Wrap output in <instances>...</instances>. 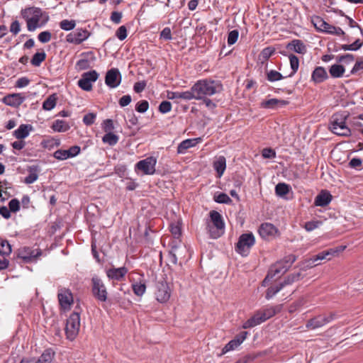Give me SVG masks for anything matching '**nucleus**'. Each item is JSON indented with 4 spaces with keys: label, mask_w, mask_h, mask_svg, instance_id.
Here are the masks:
<instances>
[{
    "label": "nucleus",
    "mask_w": 363,
    "mask_h": 363,
    "mask_svg": "<svg viewBox=\"0 0 363 363\" xmlns=\"http://www.w3.org/2000/svg\"><path fill=\"white\" fill-rule=\"evenodd\" d=\"M264 320H263V318L261 315V313L259 312V311H257L254 315L250 318H249L248 320H247L242 325V328L244 329H247V328H254L262 323H264Z\"/></svg>",
    "instance_id": "28"
},
{
    "label": "nucleus",
    "mask_w": 363,
    "mask_h": 363,
    "mask_svg": "<svg viewBox=\"0 0 363 363\" xmlns=\"http://www.w3.org/2000/svg\"><path fill=\"white\" fill-rule=\"evenodd\" d=\"M289 61H290V66L291 69L292 70L291 73L289 75V77H292L295 74V73L298 71V67H299V60L298 58L294 54H290L288 55Z\"/></svg>",
    "instance_id": "40"
},
{
    "label": "nucleus",
    "mask_w": 363,
    "mask_h": 363,
    "mask_svg": "<svg viewBox=\"0 0 363 363\" xmlns=\"http://www.w3.org/2000/svg\"><path fill=\"white\" fill-rule=\"evenodd\" d=\"M52 35L50 31L45 30L40 33L38 36V39L42 43H46L51 40Z\"/></svg>",
    "instance_id": "60"
},
{
    "label": "nucleus",
    "mask_w": 363,
    "mask_h": 363,
    "mask_svg": "<svg viewBox=\"0 0 363 363\" xmlns=\"http://www.w3.org/2000/svg\"><path fill=\"white\" fill-rule=\"evenodd\" d=\"M289 269V265L286 264L284 262L279 261L277 262L274 265L272 266L267 277L264 278L263 281V284L269 281L271 279H273L275 277H280L281 275L285 274Z\"/></svg>",
    "instance_id": "10"
},
{
    "label": "nucleus",
    "mask_w": 363,
    "mask_h": 363,
    "mask_svg": "<svg viewBox=\"0 0 363 363\" xmlns=\"http://www.w3.org/2000/svg\"><path fill=\"white\" fill-rule=\"evenodd\" d=\"M99 74L95 70H91L84 73L82 78L78 81V86L84 91H91L92 89V83L98 79Z\"/></svg>",
    "instance_id": "9"
},
{
    "label": "nucleus",
    "mask_w": 363,
    "mask_h": 363,
    "mask_svg": "<svg viewBox=\"0 0 363 363\" xmlns=\"http://www.w3.org/2000/svg\"><path fill=\"white\" fill-rule=\"evenodd\" d=\"M80 327V315L78 312H73L67 319L65 333L67 339L72 340L77 335Z\"/></svg>",
    "instance_id": "5"
},
{
    "label": "nucleus",
    "mask_w": 363,
    "mask_h": 363,
    "mask_svg": "<svg viewBox=\"0 0 363 363\" xmlns=\"http://www.w3.org/2000/svg\"><path fill=\"white\" fill-rule=\"evenodd\" d=\"M149 108V103L146 100H142L138 102L135 106V110L141 113H143L147 111Z\"/></svg>",
    "instance_id": "54"
},
{
    "label": "nucleus",
    "mask_w": 363,
    "mask_h": 363,
    "mask_svg": "<svg viewBox=\"0 0 363 363\" xmlns=\"http://www.w3.org/2000/svg\"><path fill=\"white\" fill-rule=\"evenodd\" d=\"M289 102L282 99H270L262 102L261 106L264 108H276L287 105Z\"/></svg>",
    "instance_id": "29"
},
{
    "label": "nucleus",
    "mask_w": 363,
    "mask_h": 363,
    "mask_svg": "<svg viewBox=\"0 0 363 363\" xmlns=\"http://www.w3.org/2000/svg\"><path fill=\"white\" fill-rule=\"evenodd\" d=\"M91 294L99 302H106L108 299V291L103 280L95 275L91 278Z\"/></svg>",
    "instance_id": "4"
},
{
    "label": "nucleus",
    "mask_w": 363,
    "mask_h": 363,
    "mask_svg": "<svg viewBox=\"0 0 363 363\" xmlns=\"http://www.w3.org/2000/svg\"><path fill=\"white\" fill-rule=\"evenodd\" d=\"M21 16L26 19L27 28L29 31H34L38 27H40L39 21L43 16L40 9L37 7H30L21 11Z\"/></svg>",
    "instance_id": "3"
},
{
    "label": "nucleus",
    "mask_w": 363,
    "mask_h": 363,
    "mask_svg": "<svg viewBox=\"0 0 363 363\" xmlns=\"http://www.w3.org/2000/svg\"><path fill=\"white\" fill-rule=\"evenodd\" d=\"M89 36V32L87 30L83 28H77L67 35L66 40L69 43L79 45L86 40Z\"/></svg>",
    "instance_id": "13"
},
{
    "label": "nucleus",
    "mask_w": 363,
    "mask_h": 363,
    "mask_svg": "<svg viewBox=\"0 0 363 363\" xmlns=\"http://www.w3.org/2000/svg\"><path fill=\"white\" fill-rule=\"evenodd\" d=\"M103 130L107 133H112L114 129L113 122L111 119H106L102 123Z\"/></svg>",
    "instance_id": "64"
},
{
    "label": "nucleus",
    "mask_w": 363,
    "mask_h": 363,
    "mask_svg": "<svg viewBox=\"0 0 363 363\" xmlns=\"http://www.w3.org/2000/svg\"><path fill=\"white\" fill-rule=\"evenodd\" d=\"M55 354V353L52 349H46L38 360L34 359V363H51L54 359Z\"/></svg>",
    "instance_id": "33"
},
{
    "label": "nucleus",
    "mask_w": 363,
    "mask_h": 363,
    "mask_svg": "<svg viewBox=\"0 0 363 363\" xmlns=\"http://www.w3.org/2000/svg\"><path fill=\"white\" fill-rule=\"evenodd\" d=\"M46 54L44 52H36L31 59V64L33 66L39 67L40 64L45 60Z\"/></svg>",
    "instance_id": "46"
},
{
    "label": "nucleus",
    "mask_w": 363,
    "mask_h": 363,
    "mask_svg": "<svg viewBox=\"0 0 363 363\" xmlns=\"http://www.w3.org/2000/svg\"><path fill=\"white\" fill-rule=\"evenodd\" d=\"M286 48L301 55H305L307 52L306 45L298 39H294L289 42L286 45Z\"/></svg>",
    "instance_id": "21"
},
{
    "label": "nucleus",
    "mask_w": 363,
    "mask_h": 363,
    "mask_svg": "<svg viewBox=\"0 0 363 363\" xmlns=\"http://www.w3.org/2000/svg\"><path fill=\"white\" fill-rule=\"evenodd\" d=\"M42 251L40 249H32L29 247H24L18 250V257L25 262L29 263L34 261L37 257L41 256Z\"/></svg>",
    "instance_id": "12"
},
{
    "label": "nucleus",
    "mask_w": 363,
    "mask_h": 363,
    "mask_svg": "<svg viewBox=\"0 0 363 363\" xmlns=\"http://www.w3.org/2000/svg\"><path fill=\"white\" fill-rule=\"evenodd\" d=\"M159 111L162 113H167L172 109V104L168 101H163L159 105Z\"/></svg>",
    "instance_id": "61"
},
{
    "label": "nucleus",
    "mask_w": 363,
    "mask_h": 363,
    "mask_svg": "<svg viewBox=\"0 0 363 363\" xmlns=\"http://www.w3.org/2000/svg\"><path fill=\"white\" fill-rule=\"evenodd\" d=\"M312 23L315 28L321 32L329 34V30H332L334 26L329 24L325 21L322 18L315 16L313 18Z\"/></svg>",
    "instance_id": "27"
},
{
    "label": "nucleus",
    "mask_w": 363,
    "mask_h": 363,
    "mask_svg": "<svg viewBox=\"0 0 363 363\" xmlns=\"http://www.w3.org/2000/svg\"><path fill=\"white\" fill-rule=\"evenodd\" d=\"M82 57L79 60L76 65L75 68L77 70H84L92 67V65L96 61V57L92 52H84L81 55Z\"/></svg>",
    "instance_id": "15"
},
{
    "label": "nucleus",
    "mask_w": 363,
    "mask_h": 363,
    "mask_svg": "<svg viewBox=\"0 0 363 363\" xmlns=\"http://www.w3.org/2000/svg\"><path fill=\"white\" fill-rule=\"evenodd\" d=\"M223 86L219 81L210 79H200L192 86V91L195 93L196 100L211 96L222 91Z\"/></svg>",
    "instance_id": "1"
},
{
    "label": "nucleus",
    "mask_w": 363,
    "mask_h": 363,
    "mask_svg": "<svg viewBox=\"0 0 363 363\" xmlns=\"http://www.w3.org/2000/svg\"><path fill=\"white\" fill-rule=\"evenodd\" d=\"M96 118V114L94 113H89L83 117V123L86 125H91L94 123Z\"/></svg>",
    "instance_id": "59"
},
{
    "label": "nucleus",
    "mask_w": 363,
    "mask_h": 363,
    "mask_svg": "<svg viewBox=\"0 0 363 363\" xmlns=\"http://www.w3.org/2000/svg\"><path fill=\"white\" fill-rule=\"evenodd\" d=\"M57 97L55 94L49 96L43 103V108L45 111H51L56 105Z\"/></svg>",
    "instance_id": "37"
},
{
    "label": "nucleus",
    "mask_w": 363,
    "mask_h": 363,
    "mask_svg": "<svg viewBox=\"0 0 363 363\" xmlns=\"http://www.w3.org/2000/svg\"><path fill=\"white\" fill-rule=\"evenodd\" d=\"M75 26H76V23H75V21H74V20L69 21V20L65 19V20H62L60 23V28L64 30H66V31L73 30L75 28Z\"/></svg>",
    "instance_id": "49"
},
{
    "label": "nucleus",
    "mask_w": 363,
    "mask_h": 363,
    "mask_svg": "<svg viewBox=\"0 0 363 363\" xmlns=\"http://www.w3.org/2000/svg\"><path fill=\"white\" fill-rule=\"evenodd\" d=\"M255 238L252 233H243L238 239L235 246V251L242 256H247L250 249L255 245Z\"/></svg>",
    "instance_id": "6"
},
{
    "label": "nucleus",
    "mask_w": 363,
    "mask_h": 363,
    "mask_svg": "<svg viewBox=\"0 0 363 363\" xmlns=\"http://www.w3.org/2000/svg\"><path fill=\"white\" fill-rule=\"evenodd\" d=\"M32 129L33 127L31 125L21 124L16 130H14L13 135L18 140H23L28 136L30 131Z\"/></svg>",
    "instance_id": "30"
},
{
    "label": "nucleus",
    "mask_w": 363,
    "mask_h": 363,
    "mask_svg": "<svg viewBox=\"0 0 363 363\" xmlns=\"http://www.w3.org/2000/svg\"><path fill=\"white\" fill-rule=\"evenodd\" d=\"M258 231L262 238L269 239L278 233V229L272 223H264L259 226Z\"/></svg>",
    "instance_id": "19"
},
{
    "label": "nucleus",
    "mask_w": 363,
    "mask_h": 363,
    "mask_svg": "<svg viewBox=\"0 0 363 363\" xmlns=\"http://www.w3.org/2000/svg\"><path fill=\"white\" fill-rule=\"evenodd\" d=\"M102 141L104 143L113 146L118 143V136L113 133H107L103 136Z\"/></svg>",
    "instance_id": "42"
},
{
    "label": "nucleus",
    "mask_w": 363,
    "mask_h": 363,
    "mask_svg": "<svg viewBox=\"0 0 363 363\" xmlns=\"http://www.w3.org/2000/svg\"><path fill=\"white\" fill-rule=\"evenodd\" d=\"M185 247L182 248L177 246L172 247V250L169 252V260L173 264H177V254L181 251L185 250Z\"/></svg>",
    "instance_id": "39"
},
{
    "label": "nucleus",
    "mask_w": 363,
    "mask_h": 363,
    "mask_svg": "<svg viewBox=\"0 0 363 363\" xmlns=\"http://www.w3.org/2000/svg\"><path fill=\"white\" fill-rule=\"evenodd\" d=\"M11 252V246L6 240L0 238V255H9Z\"/></svg>",
    "instance_id": "47"
},
{
    "label": "nucleus",
    "mask_w": 363,
    "mask_h": 363,
    "mask_svg": "<svg viewBox=\"0 0 363 363\" xmlns=\"http://www.w3.org/2000/svg\"><path fill=\"white\" fill-rule=\"evenodd\" d=\"M284 288L283 284L279 283L276 286L269 287L266 291L265 298L267 300L272 298L277 293Z\"/></svg>",
    "instance_id": "38"
},
{
    "label": "nucleus",
    "mask_w": 363,
    "mask_h": 363,
    "mask_svg": "<svg viewBox=\"0 0 363 363\" xmlns=\"http://www.w3.org/2000/svg\"><path fill=\"white\" fill-rule=\"evenodd\" d=\"M213 167L217 172L218 177H221L226 168V160L224 156H219L213 162Z\"/></svg>",
    "instance_id": "32"
},
{
    "label": "nucleus",
    "mask_w": 363,
    "mask_h": 363,
    "mask_svg": "<svg viewBox=\"0 0 363 363\" xmlns=\"http://www.w3.org/2000/svg\"><path fill=\"white\" fill-rule=\"evenodd\" d=\"M202 141L201 138H190L183 140L177 147L178 154H184L186 151L192 147L196 146Z\"/></svg>",
    "instance_id": "24"
},
{
    "label": "nucleus",
    "mask_w": 363,
    "mask_h": 363,
    "mask_svg": "<svg viewBox=\"0 0 363 363\" xmlns=\"http://www.w3.org/2000/svg\"><path fill=\"white\" fill-rule=\"evenodd\" d=\"M157 160L154 157H148L144 160H140L135 164V171L140 170L144 174L152 175L155 172V166Z\"/></svg>",
    "instance_id": "8"
},
{
    "label": "nucleus",
    "mask_w": 363,
    "mask_h": 363,
    "mask_svg": "<svg viewBox=\"0 0 363 363\" xmlns=\"http://www.w3.org/2000/svg\"><path fill=\"white\" fill-rule=\"evenodd\" d=\"M170 290L165 281H160L156 284L155 296L160 303H166L170 298Z\"/></svg>",
    "instance_id": "11"
},
{
    "label": "nucleus",
    "mask_w": 363,
    "mask_h": 363,
    "mask_svg": "<svg viewBox=\"0 0 363 363\" xmlns=\"http://www.w3.org/2000/svg\"><path fill=\"white\" fill-rule=\"evenodd\" d=\"M57 298L60 307L64 310L70 309L73 303V296L70 290L61 289L58 291Z\"/></svg>",
    "instance_id": "14"
},
{
    "label": "nucleus",
    "mask_w": 363,
    "mask_h": 363,
    "mask_svg": "<svg viewBox=\"0 0 363 363\" xmlns=\"http://www.w3.org/2000/svg\"><path fill=\"white\" fill-rule=\"evenodd\" d=\"M25 100V96H23L21 94L15 93L5 96L2 99V102L9 106L18 107L21 105Z\"/></svg>",
    "instance_id": "18"
},
{
    "label": "nucleus",
    "mask_w": 363,
    "mask_h": 363,
    "mask_svg": "<svg viewBox=\"0 0 363 363\" xmlns=\"http://www.w3.org/2000/svg\"><path fill=\"white\" fill-rule=\"evenodd\" d=\"M211 220L207 222V224L213 225L218 228V230L225 229V223L223 222L221 215L216 211L210 212Z\"/></svg>",
    "instance_id": "26"
},
{
    "label": "nucleus",
    "mask_w": 363,
    "mask_h": 363,
    "mask_svg": "<svg viewBox=\"0 0 363 363\" xmlns=\"http://www.w3.org/2000/svg\"><path fill=\"white\" fill-rule=\"evenodd\" d=\"M333 196L327 190H322L315 198L314 204L316 206L325 207L332 201Z\"/></svg>",
    "instance_id": "22"
},
{
    "label": "nucleus",
    "mask_w": 363,
    "mask_h": 363,
    "mask_svg": "<svg viewBox=\"0 0 363 363\" xmlns=\"http://www.w3.org/2000/svg\"><path fill=\"white\" fill-rule=\"evenodd\" d=\"M345 69L341 65L335 64L329 69L330 74L333 78L342 77L345 73Z\"/></svg>",
    "instance_id": "35"
},
{
    "label": "nucleus",
    "mask_w": 363,
    "mask_h": 363,
    "mask_svg": "<svg viewBox=\"0 0 363 363\" xmlns=\"http://www.w3.org/2000/svg\"><path fill=\"white\" fill-rule=\"evenodd\" d=\"M328 78L325 69L323 67H316L311 74V81L315 84H320Z\"/></svg>",
    "instance_id": "25"
},
{
    "label": "nucleus",
    "mask_w": 363,
    "mask_h": 363,
    "mask_svg": "<svg viewBox=\"0 0 363 363\" xmlns=\"http://www.w3.org/2000/svg\"><path fill=\"white\" fill-rule=\"evenodd\" d=\"M354 60V57L352 54H345L343 55L338 56L337 58V62L350 64Z\"/></svg>",
    "instance_id": "62"
},
{
    "label": "nucleus",
    "mask_w": 363,
    "mask_h": 363,
    "mask_svg": "<svg viewBox=\"0 0 363 363\" xmlns=\"http://www.w3.org/2000/svg\"><path fill=\"white\" fill-rule=\"evenodd\" d=\"M170 232L175 238H178L181 235V226L179 223H171L169 225Z\"/></svg>",
    "instance_id": "51"
},
{
    "label": "nucleus",
    "mask_w": 363,
    "mask_h": 363,
    "mask_svg": "<svg viewBox=\"0 0 363 363\" xmlns=\"http://www.w3.org/2000/svg\"><path fill=\"white\" fill-rule=\"evenodd\" d=\"M315 262L316 261L313 257L308 259H306L303 262H302L301 265V269L306 270L307 269L313 268V267L318 265V264Z\"/></svg>",
    "instance_id": "56"
},
{
    "label": "nucleus",
    "mask_w": 363,
    "mask_h": 363,
    "mask_svg": "<svg viewBox=\"0 0 363 363\" xmlns=\"http://www.w3.org/2000/svg\"><path fill=\"white\" fill-rule=\"evenodd\" d=\"M275 52V49L272 47H267L264 48L261 53L260 57L264 60H267Z\"/></svg>",
    "instance_id": "57"
},
{
    "label": "nucleus",
    "mask_w": 363,
    "mask_h": 363,
    "mask_svg": "<svg viewBox=\"0 0 363 363\" xmlns=\"http://www.w3.org/2000/svg\"><path fill=\"white\" fill-rule=\"evenodd\" d=\"M133 291L136 296H143L146 290V285L144 282H137L132 285Z\"/></svg>",
    "instance_id": "45"
},
{
    "label": "nucleus",
    "mask_w": 363,
    "mask_h": 363,
    "mask_svg": "<svg viewBox=\"0 0 363 363\" xmlns=\"http://www.w3.org/2000/svg\"><path fill=\"white\" fill-rule=\"evenodd\" d=\"M332 257H333V251H332V250L330 249L322 251L317 254L316 255L313 256L316 262L321 261L323 259L330 260Z\"/></svg>",
    "instance_id": "48"
},
{
    "label": "nucleus",
    "mask_w": 363,
    "mask_h": 363,
    "mask_svg": "<svg viewBox=\"0 0 363 363\" xmlns=\"http://www.w3.org/2000/svg\"><path fill=\"white\" fill-rule=\"evenodd\" d=\"M51 128L55 132L62 133L67 131L69 129V125L65 121L56 120L53 122Z\"/></svg>",
    "instance_id": "34"
},
{
    "label": "nucleus",
    "mask_w": 363,
    "mask_h": 363,
    "mask_svg": "<svg viewBox=\"0 0 363 363\" xmlns=\"http://www.w3.org/2000/svg\"><path fill=\"white\" fill-rule=\"evenodd\" d=\"M347 116L348 114L346 112L336 113L333 115L330 122V129L333 133L340 136L350 135L351 130L345 124Z\"/></svg>",
    "instance_id": "2"
},
{
    "label": "nucleus",
    "mask_w": 363,
    "mask_h": 363,
    "mask_svg": "<svg viewBox=\"0 0 363 363\" xmlns=\"http://www.w3.org/2000/svg\"><path fill=\"white\" fill-rule=\"evenodd\" d=\"M284 77L279 72L271 69L267 72V79L270 82H274L284 79Z\"/></svg>",
    "instance_id": "43"
},
{
    "label": "nucleus",
    "mask_w": 363,
    "mask_h": 363,
    "mask_svg": "<svg viewBox=\"0 0 363 363\" xmlns=\"http://www.w3.org/2000/svg\"><path fill=\"white\" fill-rule=\"evenodd\" d=\"M179 96L181 99L189 101L191 99H196L195 93L192 91V87L190 90L179 92Z\"/></svg>",
    "instance_id": "58"
},
{
    "label": "nucleus",
    "mask_w": 363,
    "mask_h": 363,
    "mask_svg": "<svg viewBox=\"0 0 363 363\" xmlns=\"http://www.w3.org/2000/svg\"><path fill=\"white\" fill-rule=\"evenodd\" d=\"M283 308L282 304H278L276 306H266L265 307L259 309V312L265 322L268 319L274 316L276 314L280 313Z\"/></svg>",
    "instance_id": "20"
},
{
    "label": "nucleus",
    "mask_w": 363,
    "mask_h": 363,
    "mask_svg": "<svg viewBox=\"0 0 363 363\" xmlns=\"http://www.w3.org/2000/svg\"><path fill=\"white\" fill-rule=\"evenodd\" d=\"M214 201L218 203H230L232 202L231 199L225 193H219L213 197Z\"/></svg>",
    "instance_id": "50"
},
{
    "label": "nucleus",
    "mask_w": 363,
    "mask_h": 363,
    "mask_svg": "<svg viewBox=\"0 0 363 363\" xmlns=\"http://www.w3.org/2000/svg\"><path fill=\"white\" fill-rule=\"evenodd\" d=\"M53 156L59 160H65L70 158L67 150H57L54 152Z\"/></svg>",
    "instance_id": "52"
},
{
    "label": "nucleus",
    "mask_w": 363,
    "mask_h": 363,
    "mask_svg": "<svg viewBox=\"0 0 363 363\" xmlns=\"http://www.w3.org/2000/svg\"><path fill=\"white\" fill-rule=\"evenodd\" d=\"M128 273V269L125 267L119 268H111L106 271V275L109 279L120 281Z\"/></svg>",
    "instance_id": "23"
},
{
    "label": "nucleus",
    "mask_w": 363,
    "mask_h": 363,
    "mask_svg": "<svg viewBox=\"0 0 363 363\" xmlns=\"http://www.w3.org/2000/svg\"><path fill=\"white\" fill-rule=\"evenodd\" d=\"M247 335V332H246V331L241 332L234 339L231 340L228 344H226L225 345V347L222 350V353L225 354L229 351L236 349L246 339Z\"/></svg>",
    "instance_id": "17"
},
{
    "label": "nucleus",
    "mask_w": 363,
    "mask_h": 363,
    "mask_svg": "<svg viewBox=\"0 0 363 363\" xmlns=\"http://www.w3.org/2000/svg\"><path fill=\"white\" fill-rule=\"evenodd\" d=\"M301 277V274L300 272L294 273L287 276L284 280L281 282L283 284V286H286L288 285L292 284L294 282L299 280Z\"/></svg>",
    "instance_id": "44"
},
{
    "label": "nucleus",
    "mask_w": 363,
    "mask_h": 363,
    "mask_svg": "<svg viewBox=\"0 0 363 363\" xmlns=\"http://www.w3.org/2000/svg\"><path fill=\"white\" fill-rule=\"evenodd\" d=\"M206 230L208 231L211 238L217 239L220 238L223 233L224 230H218L215 226L210 224H206Z\"/></svg>",
    "instance_id": "41"
},
{
    "label": "nucleus",
    "mask_w": 363,
    "mask_h": 363,
    "mask_svg": "<svg viewBox=\"0 0 363 363\" xmlns=\"http://www.w3.org/2000/svg\"><path fill=\"white\" fill-rule=\"evenodd\" d=\"M337 318L335 313H331L328 315H318L308 320L306 327L310 330H315L324 326L330 323Z\"/></svg>",
    "instance_id": "7"
},
{
    "label": "nucleus",
    "mask_w": 363,
    "mask_h": 363,
    "mask_svg": "<svg viewBox=\"0 0 363 363\" xmlns=\"http://www.w3.org/2000/svg\"><path fill=\"white\" fill-rule=\"evenodd\" d=\"M127 28L125 26H120L116 32V36L120 40H123L127 37Z\"/></svg>",
    "instance_id": "63"
},
{
    "label": "nucleus",
    "mask_w": 363,
    "mask_h": 363,
    "mask_svg": "<svg viewBox=\"0 0 363 363\" xmlns=\"http://www.w3.org/2000/svg\"><path fill=\"white\" fill-rule=\"evenodd\" d=\"M291 186L285 183H279L275 186V193L278 196L284 197L290 191Z\"/></svg>",
    "instance_id": "36"
},
{
    "label": "nucleus",
    "mask_w": 363,
    "mask_h": 363,
    "mask_svg": "<svg viewBox=\"0 0 363 363\" xmlns=\"http://www.w3.org/2000/svg\"><path fill=\"white\" fill-rule=\"evenodd\" d=\"M238 36L239 32L238 30H233L230 31L228 35V44L229 45L235 44L238 39Z\"/></svg>",
    "instance_id": "55"
},
{
    "label": "nucleus",
    "mask_w": 363,
    "mask_h": 363,
    "mask_svg": "<svg viewBox=\"0 0 363 363\" xmlns=\"http://www.w3.org/2000/svg\"><path fill=\"white\" fill-rule=\"evenodd\" d=\"M28 174L24 179V182L27 184L34 183L38 178L40 168L37 165H33L28 167Z\"/></svg>",
    "instance_id": "31"
},
{
    "label": "nucleus",
    "mask_w": 363,
    "mask_h": 363,
    "mask_svg": "<svg viewBox=\"0 0 363 363\" xmlns=\"http://www.w3.org/2000/svg\"><path fill=\"white\" fill-rule=\"evenodd\" d=\"M322 224V221L320 220H311L305 223L304 228L306 231L311 232L318 228Z\"/></svg>",
    "instance_id": "53"
},
{
    "label": "nucleus",
    "mask_w": 363,
    "mask_h": 363,
    "mask_svg": "<svg viewBox=\"0 0 363 363\" xmlns=\"http://www.w3.org/2000/svg\"><path fill=\"white\" fill-rule=\"evenodd\" d=\"M121 82V75L117 68L109 69L106 74L105 83L110 88L117 87Z\"/></svg>",
    "instance_id": "16"
}]
</instances>
